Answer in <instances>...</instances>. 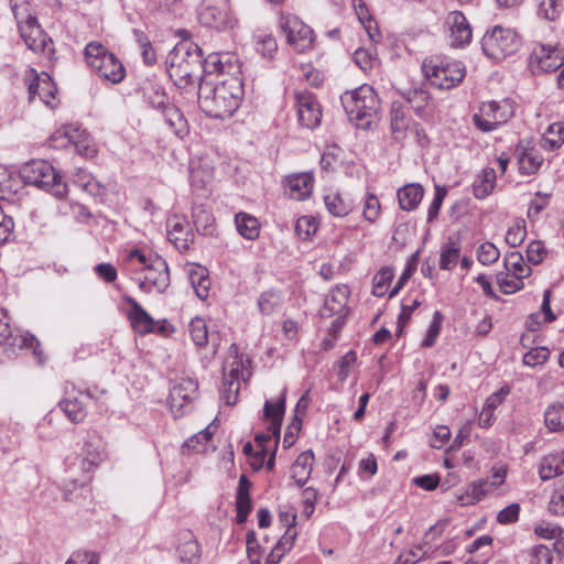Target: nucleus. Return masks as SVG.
<instances>
[{"mask_svg":"<svg viewBox=\"0 0 564 564\" xmlns=\"http://www.w3.org/2000/svg\"><path fill=\"white\" fill-rule=\"evenodd\" d=\"M356 361L357 354L354 350H349L340 358L337 364V377L340 382L347 380L350 373V368L356 364Z\"/></svg>","mask_w":564,"mask_h":564,"instance_id":"nucleus-57","label":"nucleus"},{"mask_svg":"<svg viewBox=\"0 0 564 564\" xmlns=\"http://www.w3.org/2000/svg\"><path fill=\"white\" fill-rule=\"evenodd\" d=\"M564 143V122L557 121L549 126L542 139V147L553 151Z\"/></svg>","mask_w":564,"mask_h":564,"instance_id":"nucleus-37","label":"nucleus"},{"mask_svg":"<svg viewBox=\"0 0 564 564\" xmlns=\"http://www.w3.org/2000/svg\"><path fill=\"white\" fill-rule=\"evenodd\" d=\"M527 236V229L523 221L517 223L514 226L510 227L506 234V242L514 248L520 246Z\"/></svg>","mask_w":564,"mask_h":564,"instance_id":"nucleus-59","label":"nucleus"},{"mask_svg":"<svg viewBox=\"0 0 564 564\" xmlns=\"http://www.w3.org/2000/svg\"><path fill=\"white\" fill-rule=\"evenodd\" d=\"M18 30L25 45L34 53L46 54L48 57L54 53L53 41L41 28L37 19L21 24Z\"/></svg>","mask_w":564,"mask_h":564,"instance_id":"nucleus-17","label":"nucleus"},{"mask_svg":"<svg viewBox=\"0 0 564 564\" xmlns=\"http://www.w3.org/2000/svg\"><path fill=\"white\" fill-rule=\"evenodd\" d=\"M20 176L25 184L34 185L55 197L62 198L67 193V185L53 165L45 160H32L20 169Z\"/></svg>","mask_w":564,"mask_h":564,"instance_id":"nucleus-5","label":"nucleus"},{"mask_svg":"<svg viewBox=\"0 0 564 564\" xmlns=\"http://www.w3.org/2000/svg\"><path fill=\"white\" fill-rule=\"evenodd\" d=\"M150 104L154 109L161 111L164 122L172 133L180 139H183L188 133L187 120L175 105L169 102V98L164 93L154 91L150 96Z\"/></svg>","mask_w":564,"mask_h":564,"instance_id":"nucleus-13","label":"nucleus"},{"mask_svg":"<svg viewBox=\"0 0 564 564\" xmlns=\"http://www.w3.org/2000/svg\"><path fill=\"white\" fill-rule=\"evenodd\" d=\"M180 560L184 564H195L200 557V547L191 531L185 532L181 538L178 546Z\"/></svg>","mask_w":564,"mask_h":564,"instance_id":"nucleus-31","label":"nucleus"},{"mask_svg":"<svg viewBox=\"0 0 564 564\" xmlns=\"http://www.w3.org/2000/svg\"><path fill=\"white\" fill-rule=\"evenodd\" d=\"M102 441L95 431L88 432L84 441L82 454L76 457L79 468L84 473L82 479H75L74 484L83 486L88 479V474L101 462Z\"/></svg>","mask_w":564,"mask_h":564,"instance_id":"nucleus-15","label":"nucleus"},{"mask_svg":"<svg viewBox=\"0 0 564 564\" xmlns=\"http://www.w3.org/2000/svg\"><path fill=\"white\" fill-rule=\"evenodd\" d=\"M424 195L422 185L413 183L401 187L398 191V200L400 208L405 212L414 210L421 203Z\"/></svg>","mask_w":564,"mask_h":564,"instance_id":"nucleus-30","label":"nucleus"},{"mask_svg":"<svg viewBox=\"0 0 564 564\" xmlns=\"http://www.w3.org/2000/svg\"><path fill=\"white\" fill-rule=\"evenodd\" d=\"M0 347L4 349H14L15 347L20 349L30 348L39 361L42 362V350L36 337L29 333L13 334L7 317L0 318Z\"/></svg>","mask_w":564,"mask_h":564,"instance_id":"nucleus-18","label":"nucleus"},{"mask_svg":"<svg viewBox=\"0 0 564 564\" xmlns=\"http://www.w3.org/2000/svg\"><path fill=\"white\" fill-rule=\"evenodd\" d=\"M496 184V172L492 167H486L473 184V193L476 198L482 199L491 194Z\"/></svg>","mask_w":564,"mask_h":564,"instance_id":"nucleus-34","label":"nucleus"},{"mask_svg":"<svg viewBox=\"0 0 564 564\" xmlns=\"http://www.w3.org/2000/svg\"><path fill=\"white\" fill-rule=\"evenodd\" d=\"M198 384L191 378H182L170 390L169 404L175 416L183 415V409L197 395Z\"/></svg>","mask_w":564,"mask_h":564,"instance_id":"nucleus-20","label":"nucleus"},{"mask_svg":"<svg viewBox=\"0 0 564 564\" xmlns=\"http://www.w3.org/2000/svg\"><path fill=\"white\" fill-rule=\"evenodd\" d=\"M344 110L351 123L357 128L368 130L376 123L380 110V100L369 85L346 91L340 97Z\"/></svg>","mask_w":564,"mask_h":564,"instance_id":"nucleus-3","label":"nucleus"},{"mask_svg":"<svg viewBox=\"0 0 564 564\" xmlns=\"http://www.w3.org/2000/svg\"><path fill=\"white\" fill-rule=\"evenodd\" d=\"M519 513H520V505L517 502H513L498 512L497 522L500 524L516 523L519 519Z\"/></svg>","mask_w":564,"mask_h":564,"instance_id":"nucleus-60","label":"nucleus"},{"mask_svg":"<svg viewBox=\"0 0 564 564\" xmlns=\"http://www.w3.org/2000/svg\"><path fill=\"white\" fill-rule=\"evenodd\" d=\"M242 98V84L237 77H229L218 84L200 82L198 105L210 118L231 117L239 108Z\"/></svg>","mask_w":564,"mask_h":564,"instance_id":"nucleus-1","label":"nucleus"},{"mask_svg":"<svg viewBox=\"0 0 564 564\" xmlns=\"http://www.w3.org/2000/svg\"><path fill=\"white\" fill-rule=\"evenodd\" d=\"M422 70L430 84L440 89H449L459 84L466 74L464 64L446 57L424 59Z\"/></svg>","mask_w":564,"mask_h":564,"instance_id":"nucleus-6","label":"nucleus"},{"mask_svg":"<svg viewBox=\"0 0 564 564\" xmlns=\"http://www.w3.org/2000/svg\"><path fill=\"white\" fill-rule=\"evenodd\" d=\"M124 302L130 306L128 318L132 328L140 335L153 333L155 321L153 317L131 296H124Z\"/></svg>","mask_w":564,"mask_h":564,"instance_id":"nucleus-25","label":"nucleus"},{"mask_svg":"<svg viewBox=\"0 0 564 564\" xmlns=\"http://www.w3.org/2000/svg\"><path fill=\"white\" fill-rule=\"evenodd\" d=\"M240 389V381L229 379L227 375L223 373V384L220 388V393L223 400L227 404H235L238 399V392Z\"/></svg>","mask_w":564,"mask_h":564,"instance_id":"nucleus-49","label":"nucleus"},{"mask_svg":"<svg viewBox=\"0 0 564 564\" xmlns=\"http://www.w3.org/2000/svg\"><path fill=\"white\" fill-rule=\"evenodd\" d=\"M166 229L170 242L181 252L187 251L194 242V232L185 217L171 216L167 219Z\"/></svg>","mask_w":564,"mask_h":564,"instance_id":"nucleus-21","label":"nucleus"},{"mask_svg":"<svg viewBox=\"0 0 564 564\" xmlns=\"http://www.w3.org/2000/svg\"><path fill=\"white\" fill-rule=\"evenodd\" d=\"M166 64L174 84L186 88L203 75V51L191 41L181 42L169 53Z\"/></svg>","mask_w":564,"mask_h":564,"instance_id":"nucleus-2","label":"nucleus"},{"mask_svg":"<svg viewBox=\"0 0 564 564\" xmlns=\"http://www.w3.org/2000/svg\"><path fill=\"white\" fill-rule=\"evenodd\" d=\"M520 45L517 33L500 25L488 30L481 39V50L491 59L500 61L513 54Z\"/></svg>","mask_w":564,"mask_h":564,"instance_id":"nucleus-8","label":"nucleus"},{"mask_svg":"<svg viewBox=\"0 0 564 564\" xmlns=\"http://www.w3.org/2000/svg\"><path fill=\"white\" fill-rule=\"evenodd\" d=\"M318 224L312 216H302L295 223V232L301 239H308L316 232Z\"/></svg>","mask_w":564,"mask_h":564,"instance_id":"nucleus-51","label":"nucleus"},{"mask_svg":"<svg viewBox=\"0 0 564 564\" xmlns=\"http://www.w3.org/2000/svg\"><path fill=\"white\" fill-rule=\"evenodd\" d=\"M50 141L54 148H67L69 144H74L76 151L80 154L88 155L89 152L86 132L72 126L56 130Z\"/></svg>","mask_w":564,"mask_h":564,"instance_id":"nucleus-23","label":"nucleus"},{"mask_svg":"<svg viewBox=\"0 0 564 564\" xmlns=\"http://www.w3.org/2000/svg\"><path fill=\"white\" fill-rule=\"evenodd\" d=\"M564 474V458L558 454L545 456L539 467L541 480L546 481Z\"/></svg>","mask_w":564,"mask_h":564,"instance_id":"nucleus-33","label":"nucleus"},{"mask_svg":"<svg viewBox=\"0 0 564 564\" xmlns=\"http://www.w3.org/2000/svg\"><path fill=\"white\" fill-rule=\"evenodd\" d=\"M235 224L237 231L243 238L254 240L259 237L260 224L254 216L240 212L235 216Z\"/></svg>","mask_w":564,"mask_h":564,"instance_id":"nucleus-32","label":"nucleus"},{"mask_svg":"<svg viewBox=\"0 0 564 564\" xmlns=\"http://www.w3.org/2000/svg\"><path fill=\"white\" fill-rule=\"evenodd\" d=\"M296 516H292V523L286 528L284 534L276 542V546L282 550L285 554L289 553L295 543L297 538V530L295 528Z\"/></svg>","mask_w":564,"mask_h":564,"instance_id":"nucleus-53","label":"nucleus"},{"mask_svg":"<svg viewBox=\"0 0 564 564\" xmlns=\"http://www.w3.org/2000/svg\"><path fill=\"white\" fill-rule=\"evenodd\" d=\"M417 259H419V251H416L409 258L404 271L402 272L401 276L399 278L397 284L393 286V289L389 293L390 299L395 296L399 293V291L403 288L404 283L414 273V271L416 270V267H417Z\"/></svg>","mask_w":564,"mask_h":564,"instance_id":"nucleus-50","label":"nucleus"},{"mask_svg":"<svg viewBox=\"0 0 564 564\" xmlns=\"http://www.w3.org/2000/svg\"><path fill=\"white\" fill-rule=\"evenodd\" d=\"M442 322H443L442 313L438 311H435V313L433 315V321H432L431 325L429 326L425 338L422 341V347L430 348V347L434 346L436 338L441 332Z\"/></svg>","mask_w":564,"mask_h":564,"instance_id":"nucleus-56","label":"nucleus"},{"mask_svg":"<svg viewBox=\"0 0 564 564\" xmlns=\"http://www.w3.org/2000/svg\"><path fill=\"white\" fill-rule=\"evenodd\" d=\"M314 459V453L308 449L301 453L293 463L291 476L300 487L304 486L311 477Z\"/></svg>","mask_w":564,"mask_h":564,"instance_id":"nucleus-29","label":"nucleus"},{"mask_svg":"<svg viewBox=\"0 0 564 564\" xmlns=\"http://www.w3.org/2000/svg\"><path fill=\"white\" fill-rule=\"evenodd\" d=\"M394 276L393 270L389 267L382 268L373 278L372 294L377 297L383 296Z\"/></svg>","mask_w":564,"mask_h":564,"instance_id":"nucleus-46","label":"nucleus"},{"mask_svg":"<svg viewBox=\"0 0 564 564\" xmlns=\"http://www.w3.org/2000/svg\"><path fill=\"white\" fill-rule=\"evenodd\" d=\"M26 79L30 101H33L37 96L42 102L51 106L56 93V86L52 77L45 72L37 73L36 69L30 68Z\"/></svg>","mask_w":564,"mask_h":564,"instance_id":"nucleus-19","label":"nucleus"},{"mask_svg":"<svg viewBox=\"0 0 564 564\" xmlns=\"http://www.w3.org/2000/svg\"><path fill=\"white\" fill-rule=\"evenodd\" d=\"M549 511L554 516H564V494H562L558 485H556L549 501Z\"/></svg>","mask_w":564,"mask_h":564,"instance_id":"nucleus-64","label":"nucleus"},{"mask_svg":"<svg viewBox=\"0 0 564 564\" xmlns=\"http://www.w3.org/2000/svg\"><path fill=\"white\" fill-rule=\"evenodd\" d=\"M280 305L281 295L272 291L261 293L258 299V307L263 315L272 314Z\"/></svg>","mask_w":564,"mask_h":564,"instance_id":"nucleus-48","label":"nucleus"},{"mask_svg":"<svg viewBox=\"0 0 564 564\" xmlns=\"http://www.w3.org/2000/svg\"><path fill=\"white\" fill-rule=\"evenodd\" d=\"M545 253L546 250L542 241H531L527 247V259L534 265L543 261Z\"/></svg>","mask_w":564,"mask_h":564,"instance_id":"nucleus-61","label":"nucleus"},{"mask_svg":"<svg viewBox=\"0 0 564 564\" xmlns=\"http://www.w3.org/2000/svg\"><path fill=\"white\" fill-rule=\"evenodd\" d=\"M445 25L449 31V43L453 47H464L473 39L471 26L460 11H451L446 15Z\"/></svg>","mask_w":564,"mask_h":564,"instance_id":"nucleus-22","label":"nucleus"},{"mask_svg":"<svg viewBox=\"0 0 564 564\" xmlns=\"http://www.w3.org/2000/svg\"><path fill=\"white\" fill-rule=\"evenodd\" d=\"M503 263L505 268L517 278L523 279L530 274V267L524 263L522 254L518 251L508 252Z\"/></svg>","mask_w":564,"mask_h":564,"instance_id":"nucleus-41","label":"nucleus"},{"mask_svg":"<svg viewBox=\"0 0 564 564\" xmlns=\"http://www.w3.org/2000/svg\"><path fill=\"white\" fill-rule=\"evenodd\" d=\"M285 412V390L282 392L280 398L273 402L267 400L263 406V417L269 421L267 433L257 434L254 437L256 443L261 449H267V443L273 441L274 451L278 449L280 440V431Z\"/></svg>","mask_w":564,"mask_h":564,"instance_id":"nucleus-10","label":"nucleus"},{"mask_svg":"<svg viewBox=\"0 0 564 564\" xmlns=\"http://www.w3.org/2000/svg\"><path fill=\"white\" fill-rule=\"evenodd\" d=\"M128 260L132 265H138L144 275L140 279L139 286L142 291L163 293L170 285V272L167 263L159 256L148 259L140 250L129 252Z\"/></svg>","mask_w":564,"mask_h":564,"instance_id":"nucleus-4","label":"nucleus"},{"mask_svg":"<svg viewBox=\"0 0 564 564\" xmlns=\"http://www.w3.org/2000/svg\"><path fill=\"white\" fill-rule=\"evenodd\" d=\"M538 13L547 21H555L563 12V0H536Z\"/></svg>","mask_w":564,"mask_h":564,"instance_id":"nucleus-44","label":"nucleus"},{"mask_svg":"<svg viewBox=\"0 0 564 564\" xmlns=\"http://www.w3.org/2000/svg\"><path fill=\"white\" fill-rule=\"evenodd\" d=\"M518 156L519 170L522 174L531 175L535 173L543 163V158L539 150L524 147L522 143L516 148Z\"/></svg>","mask_w":564,"mask_h":564,"instance_id":"nucleus-28","label":"nucleus"},{"mask_svg":"<svg viewBox=\"0 0 564 564\" xmlns=\"http://www.w3.org/2000/svg\"><path fill=\"white\" fill-rule=\"evenodd\" d=\"M314 178L308 173H297L285 177L284 188L290 198L304 200L313 189Z\"/></svg>","mask_w":564,"mask_h":564,"instance_id":"nucleus-26","label":"nucleus"},{"mask_svg":"<svg viewBox=\"0 0 564 564\" xmlns=\"http://www.w3.org/2000/svg\"><path fill=\"white\" fill-rule=\"evenodd\" d=\"M544 422L546 427L552 432L564 430V405L553 403L549 405L544 412Z\"/></svg>","mask_w":564,"mask_h":564,"instance_id":"nucleus-38","label":"nucleus"},{"mask_svg":"<svg viewBox=\"0 0 564 564\" xmlns=\"http://www.w3.org/2000/svg\"><path fill=\"white\" fill-rule=\"evenodd\" d=\"M99 556L95 552L78 551L70 555L65 564H98Z\"/></svg>","mask_w":564,"mask_h":564,"instance_id":"nucleus-63","label":"nucleus"},{"mask_svg":"<svg viewBox=\"0 0 564 564\" xmlns=\"http://www.w3.org/2000/svg\"><path fill=\"white\" fill-rule=\"evenodd\" d=\"M530 564H552V552L545 545H536L531 549Z\"/></svg>","mask_w":564,"mask_h":564,"instance_id":"nucleus-62","label":"nucleus"},{"mask_svg":"<svg viewBox=\"0 0 564 564\" xmlns=\"http://www.w3.org/2000/svg\"><path fill=\"white\" fill-rule=\"evenodd\" d=\"M11 10L17 20L18 26L37 19L36 14L31 10L30 2L26 0H11Z\"/></svg>","mask_w":564,"mask_h":564,"instance_id":"nucleus-47","label":"nucleus"},{"mask_svg":"<svg viewBox=\"0 0 564 564\" xmlns=\"http://www.w3.org/2000/svg\"><path fill=\"white\" fill-rule=\"evenodd\" d=\"M228 54L210 53L207 57H203V73L223 74L226 72V65L229 63Z\"/></svg>","mask_w":564,"mask_h":564,"instance_id":"nucleus-43","label":"nucleus"},{"mask_svg":"<svg viewBox=\"0 0 564 564\" xmlns=\"http://www.w3.org/2000/svg\"><path fill=\"white\" fill-rule=\"evenodd\" d=\"M279 24L288 43L297 52L311 48L314 41L313 30L293 14H281Z\"/></svg>","mask_w":564,"mask_h":564,"instance_id":"nucleus-11","label":"nucleus"},{"mask_svg":"<svg viewBox=\"0 0 564 564\" xmlns=\"http://www.w3.org/2000/svg\"><path fill=\"white\" fill-rule=\"evenodd\" d=\"M348 303V289L347 286L336 288L325 299L324 305L321 308L322 318H330L335 314H347Z\"/></svg>","mask_w":564,"mask_h":564,"instance_id":"nucleus-27","label":"nucleus"},{"mask_svg":"<svg viewBox=\"0 0 564 564\" xmlns=\"http://www.w3.org/2000/svg\"><path fill=\"white\" fill-rule=\"evenodd\" d=\"M564 65V50L558 45L538 44L530 56L533 73L554 72Z\"/></svg>","mask_w":564,"mask_h":564,"instance_id":"nucleus-14","label":"nucleus"},{"mask_svg":"<svg viewBox=\"0 0 564 564\" xmlns=\"http://www.w3.org/2000/svg\"><path fill=\"white\" fill-rule=\"evenodd\" d=\"M460 246L452 238L443 245L440 256V268L442 270H452L458 262Z\"/></svg>","mask_w":564,"mask_h":564,"instance_id":"nucleus-36","label":"nucleus"},{"mask_svg":"<svg viewBox=\"0 0 564 564\" xmlns=\"http://www.w3.org/2000/svg\"><path fill=\"white\" fill-rule=\"evenodd\" d=\"M194 225L198 232L203 235H212L215 224L214 216L203 206L193 208L192 213Z\"/></svg>","mask_w":564,"mask_h":564,"instance_id":"nucleus-40","label":"nucleus"},{"mask_svg":"<svg viewBox=\"0 0 564 564\" xmlns=\"http://www.w3.org/2000/svg\"><path fill=\"white\" fill-rule=\"evenodd\" d=\"M65 393L66 397L58 404L61 410L73 423L83 422L87 415V411L82 398H90L89 392L78 391L76 393L75 387L72 384V390L66 386Z\"/></svg>","mask_w":564,"mask_h":564,"instance_id":"nucleus-24","label":"nucleus"},{"mask_svg":"<svg viewBox=\"0 0 564 564\" xmlns=\"http://www.w3.org/2000/svg\"><path fill=\"white\" fill-rule=\"evenodd\" d=\"M550 357V350L546 347H536L528 351L523 356V364L525 366L535 367L544 364Z\"/></svg>","mask_w":564,"mask_h":564,"instance_id":"nucleus-58","label":"nucleus"},{"mask_svg":"<svg viewBox=\"0 0 564 564\" xmlns=\"http://www.w3.org/2000/svg\"><path fill=\"white\" fill-rule=\"evenodd\" d=\"M188 330L192 337L193 343L202 348L205 347L208 343V329L205 321L200 317H195L191 321L188 325Z\"/></svg>","mask_w":564,"mask_h":564,"instance_id":"nucleus-45","label":"nucleus"},{"mask_svg":"<svg viewBox=\"0 0 564 564\" xmlns=\"http://www.w3.org/2000/svg\"><path fill=\"white\" fill-rule=\"evenodd\" d=\"M326 209L335 217H344L348 215L352 208L354 203L345 199L340 194H328L324 197Z\"/></svg>","mask_w":564,"mask_h":564,"instance_id":"nucleus-35","label":"nucleus"},{"mask_svg":"<svg viewBox=\"0 0 564 564\" xmlns=\"http://www.w3.org/2000/svg\"><path fill=\"white\" fill-rule=\"evenodd\" d=\"M421 305V301L419 299H414L411 303H402L401 312L398 316V328L395 332L397 336H401L403 333V327L408 324L411 318V314Z\"/></svg>","mask_w":564,"mask_h":564,"instance_id":"nucleus-55","label":"nucleus"},{"mask_svg":"<svg viewBox=\"0 0 564 564\" xmlns=\"http://www.w3.org/2000/svg\"><path fill=\"white\" fill-rule=\"evenodd\" d=\"M514 116V104L509 99L482 102L473 122L481 132H490L507 123Z\"/></svg>","mask_w":564,"mask_h":564,"instance_id":"nucleus-9","label":"nucleus"},{"mask_svg":"<svg viewBox=\"0 0 564 564\" xmlns=\"http://www.w3.org/2000/svg\"><path fill=\"white\" fill-rule=\"evenodd\" d=\"M500 252L491 242H484L477 249V259L484 265H490L499 259Z\"/></svg>","mask_w":564,"mask_h":564,"instance_id":"nucleus-52","label":"nucleus"},{"mask_svg":"<svg viewBox=\"0 0 564 564\" xmlns=\"http://www.w3.org/2000/svg\"><path fill=\"white\" fill-rule=\"evenodd\" d=\"M403 97L417 115L423 113L430 101V94L423 88L409 89Z\"/></svg>","mask_w":564,"mask_h":564,"instance_id":"nucleus-42","label":"nucleus"},{"mask_svg":"<svg viewBox=\"0 0 564 564\" xmlns=\"http://www.w3.org/2000/svg\"><path fill=\"white\" fill-rule=\"evenodd\" d=\"M198 20L202 25L224 30L234 26V19L227 0H204L199 7Z\"/></svg>","mask_w":564,"mask_h":564,"instance_id":"nucleus-12","label":"nucleus"},{"mask_svg":"<svg viewBox=\"0 0 564 564\" xmlns=\"http://www.w3.org/2000/svg\"><path fill=\"white\" fill-rule=\"evenodd\" d=\"M85 58L89 67L102 79L111 84H118L126 77V68L122 63L98 42L86 45Z\"/></svg>","mask_w":564,"mask_h":564,"instance_id":"nucleus-7","label":"nucleus"},{"mask_svg":"<svg viewBox=\"0 0 564 564\" xmlns=\"http://www.w3.org/2000/svg\"><path fill=\"white\" fill-rule=\"evenodd\" d=\"M247 365H249V359L245 360L243 356L239 355V349L237 345L232 344L229 348V356L223 366V373L227 375V369L229 367L248 371Z\"/></svg>","mask_w":564,"mask_h":564,"instance_id":"nucleus-54","label":"nucleus"},{"mask_svg":"<svg viewBox=\"0 0 564 564\" xmlns=\"http://www.w3.org/2000/svg\"><path fill=\"white\" fill-rule=\"evenodd\" d=\"M297 119L302 127L315 129L322 121V107L316 96L308 90L294 94Z\"/></svg>","mask_w":564,"mask_h":564,"instance_id":"nucleus-16","label":"nucleus"},{"mask_svg":"<svg viewBox=\"0 0 564 564\" xmlns=\"http://www.w3.org/2000/svg\"><path fill=\"white\" fill-rule=\"evenodd\" d=\"M189 281L195 290L196 295L204 300L208 296L210 281L208 279L207 270L198 267L189 272Z\"/></svg>","mask_w":564,"mask_h":564,"instance_id":"nucleus-39","label":"nucleus"}]
</instances>
